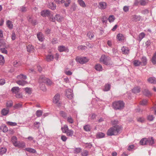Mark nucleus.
Instances as JSON below:
<instances>
[{"label":"nucleus","instance_id":"f257e3e1","mask_svg":"<svg viewBox=\"0 0 156 156\" xmlns=\"http://www.w3.org/2000/svg\"><path fill=\"white\" fill-rule=\"evenodd\" d=\"M122 130V128L121 126L115 125L110 128L107 133L108 136H112L116 135L120 133Z\"/></svg>","mask_w":156,"mask_h":156},{"label":"nucleus","instance_id":"f03ea898","mask_svg":"<svg viewBox=\"0 0 156 156\" xmlns=\"http://www.w3.org/2000/svg\"><path fill=\"white\" fill-rule=\"evenodd\" d=\"M154 143V139L152 137L148 138H144L140 142V144L141 145H152Z\"/></svg>","mask_w":156,"mask_h":156},{"label":"nucleus","instance_id":"7ed1b4c3","mask_svg":"<svg viewBox=\"0 0 156 156\" xmlns=\"http://www.w3.org/2000/svg\"><path fill=\"white\" fill-rule=\"evenodd\" d=\"M17 78L19 80L16 81V83L20 85L23 86L27 83V82L25 80L27 78L26 75L21 74L17 76Z\"/></svg>","mask_w":156,"mask_h":156},{"label":"nucleus","instance_id":"20e7f679","mask_svg":"<svg viewBox=\"0 0 156 156\" xmlns=\"http://www.w3.org/2000/svg\"><path fill=\"white\" fill-rule=\"evenodd\" d=\"M124 104L122 101H118L114 102L113 103L112 106L113 108L116 110L122 109L124 107Z\"/></svg>","mask_w":156,"mask_h":156},{"label":"nucleus","instance_id":"39448f33","mask_svg":"<svg viewBox=\"0 0 156 156\" xmlns=\"http://www.w3.org/2000/svg\"><path fill=\"white\" fill-rule=\"evenodd\" d=\"M101 62H102L106 65L111 64V58L108 56L102 55L100 58Z\"/></svg>","mask_w":156,"mask_h":156},{"label":"nucleus","instance_id":"423d86ee","mask_svg":"<svg viewBox=\"0 0 156 156\" xmlns=\"http://www.w3.org/2000/svg\"><path fill=\"white\" fill-rule=\"evenodd\" d=\"M12 93L16 94V97L18 98H21L22 97V95L20 92V88L18 87H12L11 89Z\"/></svg>","mask_w":156,"mask_h":156},{"label":"nucleus","instance_id":"0eeeda50","mask_svg":"<svg viewBox=\"0 0 156 156\" xmlns=\"http://www.w3.org/2000/svg\"><path fill=\"white\" fill-rule=\"evenodd\" d=\"M76 60L77 62L81 64H84L88 61V59L86 57H77Z\"/></svg>","mask_w":156,"mask_h":156},{"label":"nucleus","instance_id":"6e6552de","mask_svg":"<svg viewBox=\"0 0 156 156\" xmlns=\"http://www.w3.org/2000/svg\"><path fill=\"white\" fill-rule=\"evenodd\" d=\"M60 98V95L59 94H56L54 97L53 102L55 104H57L58 106L61 105V103L59 101Z\"/></svg>","mask_w":156,"mask_h":156},{"label":"nucleus","instance_id":"1a4fd4ad","mask_svg":"<svg viewBox=\"0 0 156 156\" xmlns=\"http://www.w3.org/2000/svg\"><path fill=\"white\" fill-rule=\"evenodd\" d=\"M66 94L67 98L70 99H72L73 98V95L72 93V90L70 89H67L66 91Z\"/></svg>","mask_w":156,"mask_h":156},{"label":"nucleus","instance_id":"9d476101","mask_svg":"<svg viewBox=\"0 0 156 156\" xmlns=\"http://www.w3.org/2000/svg\"><path fill=\"white\" fill-rule=\"evenodd\" d=\"M51 14L48 10H43L41 12V15L43 16H50Z\"/></svg>","mask_w":156,"mask_h":156},{"label":"nucleus","instance_id":"9b49d317","mask_svg":"<svg viewBox=\"0 0 156 156\" xmlns=\"http://www.w3.org/2000/svg\"><path fill=\"white\" fill-rule=\"evenodd\" d=\"M98 7L101 9H105L107 7V4L104 2H100L99 3Z\"/></svg>","mask_w":156,"mask_h":156},{"label":"nucleus","instance_id":"f8f14e48","mask_svg":"<svg viewBox=\"0 0 156 156\" xmlns=\"http://www.w3.org/2000/svg\"><path fill=\"white\" fill-rule=\"evenodd\" d=\"M121 50L122 53L124 54H128L129 53V49L128 48L126 47H122L121 49Z\"/></svg>","mask_w":156,"mask_h":156},{"label":"nucleus","instance_id":"ddd939ff","mask_svg":"<svg viewBox=\"0 0 156 156\" xmlns=\"http://www.w3.org/2000/svg\"><path fill=\"white\" fill-rule=\"evenodd\" d=\"M9 111L8 108H3L1 111V114L3 115H6L8 114Z\"/></svg>","mask_w":156,"mask_h":156},{"label":"nucleus","instance_id":"4468645a","mask_svg":"<svg viewBox=\"0 0 156 156\" xmlns=\"http://www.w3.org/2000/svg\"><path fill=\"white\" fill-rule=\"evenodd\" d=\"M141 17L140 16H137L136 15H133L131 16V19L133 21H137L140 20Z\"/></svg>","mask_w":156,"mask_h":156},{"label":"nucleus","instance_id":"2eb2a0df","mask_svg":"<svg viewBox=\"0 0 156 156\" xmlns=\"http://www.w3.org/2000/svg\"><path fill=\"white\" fill-rule=\"evenodd\" d=\"M37 36L39 41H43L44 39V36L42 33L39 32L37 33Z\"/></svg>","mask_w":156,"mask_h":156},{"label":"nucleus","instance_id":"dca6fc26","mask_svg":"<svg viewBox=\"0 0 156 156\" xmlns=\"http://www.w3.org/2000/svg\"><path fill=\"white\" fill-rule=\"evenodd\" d=\"M117 39L120 41H123L124 39V35L121 34H119L117 35Z\"/></svg>","mask_w":156,"mask_h":156},{"label":"nucleus","instance_id":"f3484780","mask_svg":"<svg viewBox=\"0 0 156 156\" xmlns=\"http://www.w3.org/2000/svg\"><path fill=\"white\" fill-rule=\"evenodd\" d=\"M58 50L60 52H63L64 51H68V50L65 46L63 45L60 46L58 47Z\"/></svg>","mask_w":156,"mask_h":156},{"label":"nucleus","instance_id":"a211bd4d","mask_svg":"<svg viewBox=\"0 0 156 156\" xmlns=\"http://www.w3.org/2000/svg\"><path fill=\"white\" fill-rule=\"evenodd\" d=\"M47 78L44 75H42L40 76L38 81L40 83H44L46 81Z\"/></svg>","mask_w":156,"mask_h":156},{"label":"nucleus","instance_id":"6ab92c4d","mask_svg":"<svg viewBox=\"0 0 156 156\" xmlns=\"http://www.w3.org/2000/svg\"><path fill=\"white\" fill-rule=\"evenodd\" d=\"M11 141L14 145L16 147L18 143L16 137L15 136H12L11 138Z\"/></svg>","mask_w":156,"mask_h":156},{"label":"nucleus","instance_id":"aec40b11","mask_svg":"<svg viewBox=\"0 0 156 156\" xmlns=\"http://www.w3.org/2000/svg\"><path fill=\"white\" fill-rule=\"evenodd\" d=\"M25 143L23 141L18 142V144L16 147H18L19 148L24 147H25Z\"/></svg>","mask_w":156,"mask_h":156},{"label":"nucleus","instance_id":"412c9836","mask_svg":"<svg viewBox=\"0 0 156 156\" xmlns=\"http://www.w3.org/2000/svg\"><path fill=\"white\" fill-rule=\"evenodd\" d=\"M147 81L150 83H156V79L154 77H151L147 79Z\"/></svg>","mask_w":156,"mask_h":156},{"label":"nucleus","instance_id":"4be33fe9","mask_svg":"<svg viewBox=\"0 0 156 156\" xmlns=\"http://www.w3.org/2000/svg\"><path fill=\"white\" fill-rule=\"evenodd\" d=\"M56 20L59 22H62L63 20V17L59 14H57L55 15Z\"/></svg>","mask_w":156,"mask_h":156},{"label":"nucleus","instance_id":"5701e85b","mask_svg":"<svg viewBox=\"0 0 156 156\" xmlns=\"http://www.w3.org/2000/svg\"><path fill=\"white\" fill-rule=\"evenodd\" d=\"M147 59L145 57H143L141 58V65L145 66L146 65L147 63Z\"/></svg>","mask_w":156,"mask_h":156},{"label":"nucleus","instance_id":"b1692460","mask_svg":"<svg viewBox=\"0 0 156 156\" xmlns=\"http://www.w3.org/2000/svg\"><path fill=\"white\" fill-rule=\"evenodd\" d=\"M49 8L52 10H54L56 9V5L53 2H50L49 3L48 5Z\"/></svg>","mask_w":156,"mask_h":156},{"label":"nucleus","instance_id":"393cba45","mask_svg":"<svg viewBox=\"0 0 156 156\" xmlns=\"http://www.w3.org/2000/svg\"><path fill=\"white\" fill-rule=\"evenodd\" d=\"M27 51L30 52H33L34 50V47L32 45H29L27 46Z\"/></svg>","mask_w":156,"mask_h":156},{"label":"nucleus","instance_id":"a878e982","mask_svg":"<svg viewBox=\"0 0 156 156\" xmlns=\"http://www.w3.org/2000/svg\"><path fill=\"white\" fill-rule=\"evenodd\" d=\"M77 2L80 6L82 7L85 8L86 6L85 2L83 0H78Z\"/></svg>","mask_w":156,"mask_h":156},{"label":"nucleus","instance_id":"bb28decb","mask_svg":"<svg viewBox=\"0 0 156 156\" xmlns=\"http://www.w3.org/2000/svg\"><path fill=\"white\" fill-rule=\"evenodd\" d=\"M95 68L96 70L99 71H102L103 68L102 66L100 64H97L95 66Z\"/></svg>","mask_w":156,"mask_h":156},{"label":"nucleus","instance_id":"cd10ccee","mask_svg":"<svg viewBox=\"0 0 156 156\" xmlns=\"http://www.w3.org/2000/svg\"><path fill=\"white\" fill-rule=\"evenodd\" d=\"M0 129L4 133L8 131V128L6 126L5 124L0 126Z\"/></svg>","mask_w":156,"mask_h":156},{"label":"nucleus","instance_id":"c85d7f7f","mask_svg":"<svg viewBox=\"0 0 156 156\" xmlns=\"http://www.w3.org/2000/svg\"><path fill=\"white\" fill-rule=\"evenodd\" d=\"M105 135V134L103 133L98 132L97 133L96 137L98 138H101L104 137Z\"/></svg>","mask_w":156,"mask_h":156},{"label":"nucleus","instance_id":"c756f323","mask_svg":"<svg viewBox=\"0 0 156 156\" xmlns=\"http://www.w3.org/2000/svg\"><path fill=\"white\" fill-rule=\"evenodd\" d=\"M54 59L53 55L49 54L47 55L46 57V59L48 62H50L52 61Z\"/></svg>","mask_w":156,"mask_h":156},{"label":"nucleus","instance_id":"7c9ffc66","mask_svg":"<svg viewBox=\"0 0 156 156\" xmlns=\"http://www.w3.org/2000/svg\"><path fill=\"white\" fill-rule=\"evenodd\" d=\"M25 150L30 153H36V151L34 149L31 148H27L25 149Z\"/></svg>","mask_w":156,"mask_h":156},{"label":"nucleus","instance_id":"2f4dec72","mask_svg":"<svg viewBox=\"0 0 156 156\" xmlns=\"http://www.w3.org/2000/svg\"><path fill=\"white\" fill-rule=\"evenodd\" d=\"M61 129L62 132L66 133V132L69 130L68 126L66 125H65L63 127H62Z\"/></svg>","mask_w":156,"mask_h":156},{"label":"nucleus","instance_id":"473e14b6","mask_svg":"<svg viewBox=\"0 0 156 156\" xmlns=\"http://www.w3.org/2000/svg\"><path fill=\"white\" fill-rule=\"evenodd\" d=\"M66 133L67 135L69 136H72L73 135L74 131L72 129H69Z\"/></svg>","mask_w":156,"mask_h":156},{"label":"nucleus","instance_id":"72a5a7b5","mask_svg":"<svg viewBox=\"0 0 156 156\" xmlns=\"http://www.w3.org/2000/svg\"><path fill=\"white\" fill-rule=\"evenodd\" d=\"M18 10L22 12H25L27 11V7L24 6L20 7L18 8Z\"/></svg>","mask_w":156,"mask_h":156},{"label":"nucleus","instance_id":"f704fd0d","mask_svg":"<svg viewBox=\"0 0 156 156\" xmlns=\"http://www.w3.org/2000/svg\"><path fill=\"white\" fill-rule=\"evenodd\" d=\"M143 93L144 94L147 96H149L151 95V94L147 89H145L144 90Z\"/></svg>","mask_w":156,"mask_h":156},{"label":"nucleus","instance_id":"c9c22d12","mask_svg":"<svg viewBox=\"0 0 156 156\" xmlns=\"http://www.w3.org/2000/svg\"><path fill=\"white\" fill-rule=\"evenodd\" d=\"M133 64L136 66H137L141 65V62L139 60H134L133 61Z\"/></svg>","mask_w":156,"mask_h":156},{"label":"nucleus","instance_id":"e433bc0d","mask_svg":"<svg viewBox=\"0 0 156 156\" xmlns=\"http://www.w3.org/2000/svg\"><path fill=\"white\" fill-rule=\"evenodd\" d=\"M6 25L10 29H12L13 27V24L12 22L9 20L7 21Z\"/></svg>","mask_w":156,"mask_h":156},{"label":"nucleus","instance_id":"4c0bfd02","mask_svg":"<svg viewBox=\"0 0 156 156\" xmlns=\"http://www.w3.org/2000/svg\"><path fill=\"white\" fill-rule=\"evenodd\" d=\"M133 92L134 93H137L140 91V89L139 87H136L132 89Z\"/></svg>","mask_w":156,"mask_h":156},{"label":"nucleus","instance_id":"58836bf2","mask_svg":"<svg viewBox=\"0 0 156 156\" xmlns=\"http://www.w3.org/2000/svg\"><path fill=\"white\" fill-rule=\"evenodd\" d=\"M148 0H140L139 2L142 5H145L148 3Z\"/></svg>","mask_w":156,"mask_h":156},{"label":"nucleus","instance_id":"ea45409f","mask_svg":"<svg viewBox=\"0 0 156 156\" xmlns=\"http://www.w3.org/2000/svg\"><path fill=\"white\" fill-rule=\"evenodd\" d=\"M145 36V34L143 32L140 33L138 36V40L140 41Z\"/></svg>","mask_w":156,"mask_h":156},{"label":"nucleus","instance_id":"a19ab883","mask_svg":"<svg viewBox=\"0 0 156 156\" xmlns=\"http://www.w3.org/2000/svg\"><path fill=\"white\" fill-rule=\"evenodd\" d=\"M83 129L85 131L88 132L90 130L91 128L89 125H86L83 126Z\"/></svg>","mask_w":156,"mask_h":156},{"label":"nucleus","instance_id":"79ce46f5","mask_svg":"<svg viewBox=\"0 0 156 156\" xmlns=\"http://www.w3.org/2000/svg\"><path fill=\"white\" fill-rule=\"evenodd\" d=\"M7 151L5 147H2L0 148V154H3L5 153Z\"/></svg>","mask_w":156,"mask_h":156},{"label":"nucleus","instance_id":"37998d69","mask_svg":"<svg viewBox=\"0 0 156 156\" xmlns=\"http://www.w3.org/2000/svg\"><path fill=\"white\" fill-rule=\"evenodd\" d=\"M87 36L90 39H91L93 38L94 36V34L92 32H89L87 33Z\"/></svg>","mask_w":156,"mask_h":156},{"label":"nucleus","instance_id":"c03bdc74","mask_svg":"<svg viewBox=\"0 0 156 156\" xmlns=\"http://www.w3.org/2000/svg\"><path fill=\"white\" fill-rule=\"evenodd\" d=\"M152 62L153 64H156V52L154 54L152 59Z\"/></svg>","mask_w":156,"mask_h":156},{"label":"nucleus","instance_id":"a18cd8bd","mask_svg":"<svg viewBox=\"0 0 156 156\" xmlns=\"http://www.w3.org/2000/svg\"><path fill=\"white\" fill-rule=\"evenodd\" d=\"M36 115L38 117L41 116L42 114V111L40 110H37L36 112Z\"/></svg>","mask_w":156,"mask_h":156},{"label":"nucleus","instance_id":"49530a36","mask_svg":"<svg viewBox=\"0 0 156 156\" xmlns=\"http://www.w3.org/2000/svg\"><path fill=\"white\" fill-rule=\"evenodd\" d=\"M81 148H76L74 149L73 152L75 154H78L81 152Z\"/></svg>","mask_w":156,"mask_h":156},{"label":"nucleus","instance_id":"de8ad7c7","mask_svg":"<svg viewBox=\"0 0 156 156\" xmlns=\"http://www.w3.org/2000/svg\"><path fill=\"white\" fill-rule=\"evenodd\" d=\"M67 122L70 124H72L74 122V120L71 116H69L67 118Z\"/></svg>","mask_w":156,"mask_h":156},{"label":"nucleus","instance_id":"09e8293b","mask_svg":"<svg viewBox=\"0 0 156 156\" xmlns=\"http://www.w3.org/2000/svg\"><path fill=\"white\" fill-rule=\"evenodd\" d=\"M24 90L26 93L30 94L32 92L31 89L30 88L26 87L24 88Z\"/></svg>","mask_w":156,"mask_h":156},{"label":"nucleus","instance_id":"8fccbe9b","mask_svg":"<svg viewBox=\"0 0 156 156\" xmlns=\"http://www.w3.org/2000/svg\"><path fill=\"white\" fill-rule=\"evenodd\" d=\"M111 87V85L109 84H106L105 86L104 91H108L109 90Z\"/></svg>","mask_w":156,"mask_h":156},{"label":"nucleus","instance_id":"3c124183","mask_svg":"<svg viewBox=\"0 0 156 156\" xmlns=\"http://www.w3.org/2000/svg\"><path fill=\"white\" fill-rule=\"evenodd\" d=\"M22 106V104L21 103H18L14 105V107L16 109H18L21 108Z\"/></svg>","mask_w":156,"mask_h":156},{"label":"nucleus","instance_id":"603ef678","mask_svg":"<svg viewBox=\"0 0 156 156\" xmlns=\"http://www.w3.org/2000/svg\"><path fill=\"white\" fill-rule=\"evenodd\" d=\"M147 102V100L146 99H144L140 101V104L142 105H146Z\"/></svg>","mask_w":156,"mask_h":156},{"label":"nucleus","instance_id":"864d4df0","mask_svg":"<svg viewBox=\"0 0 156 156\" xmlns=\"http://www.w3.org/2000/svg\"><path fill=\"white\" fill-rule=\"evenodd\" d=\"M115 18L113 16L111 15L108 18L109 21L110 22H112L115 20Z\"/></svg>","mask_w":156,"mask_h":156},{"label":"nucleus","instance_id":"5fc2aeb1","mask_svg":"<svg viewBox=\"0 0 156 156\" xmlns=\"http://www.w3.org/2000/svg\"><path fill=\"white\" fill-rule=\"evenodd\" d=\"M88 154V152L87 150H84L81 153L82 156H87Z\"/></svg>","mask_w":156,"mask_h":156},{"label":"nucleus","instance_id":"6e6d98bb","mask_svg":"<svg viewBox=\"0 0 156 156\" xmlns=\"http://www.w3.org/2000/svg\"><path fill=\"white\" fill-rule=\"evenodd\" d=\"M71 2V0H66V2L64 3V5L65 7H68Z\"/></svg>","mask_w":156,"mask_h":156},{"label":"nucleus","instance_id":"4d7b16f0","mask_svg":"<svg viewBox=\"0 0 156 156\" xmlns=\"http://www.w3.org/2000/svg\"><path fill=\"white\" fill-rule=\"evenodd\" d=\"M0 47L3 48L5 47V43L4 40L2 39L0 40Z\"/></svg>","mask_w":156,"mask_h":156},{"label":"nucleus","instance_id":"13d9d810","mask_svg":"<svg viewBox=\"0 0 156 156\" xmlns=\"http://www.w3.org/2000/svg\"><path fill=\"white\" fill-rule=\"evenodd\" d=\"M77 5L75 3H73L71 9L73 11H75L76 9Z\"/></svg>","mask_w":156,"mask_h":156},{"label":"nucleus","instance_id":"bf43d9fd","mask_svg":"<svg viewBox=\"0 0 156 156\" xmlns=\"http://www.w3.org/2000/svg\"><path fill=\"white\" fill-rule=\"evenodd\" d=\"M60 115L62 116L63 118H65L67 116V114L66 113H65L63 111H60Z\"/></svg>","mask_w":156,"mask_h":156},{"label":"nucleus","instance_id":"052dcab7","mask_svg":"<svg viewBox=\"0 0 156 156\" xmlns=\"http://www.w3.org/2000/svg\"><path fill=\"white\" fill-rule=\"evenodd\" d=\"M137 120L139 122H141V123H143L145 119L143 117H140L138 118L137 119Z\"/></svg>","mask_w":156,"mask_h":156},{"label":"nucleus","instance_id":"680f3d73","mask_svg":"<svg viewBox=\"0 0 156 156\" xmlns=\"http://www.w3.org/2000/svg\"><path fill=\"white\" fill-rule=\"evenodd\" d=\"M40 123L37 122H35L34 123V126L37 128L38 129L40 126Z\"/></svg>","mask_w":156,"mask_h":156},{"label":"nucleus","instance_id":"e2e57ef3","mask_svg":"<svg viewBox=\"0 0 156 156\" xmlns=\"http://www.w3.org/2000/svg\"><path fill=\"white\" fill-rule=\"evenodd\" d=\"M7 123L11 126H14L17 125V123L15 122H8Z\"/></svg>","mask_w":156,"mask_h":156},{"label":"nucleus","instance_id":"0e129e2a","mask_svg":"<svg viewBox=\"0 0 156 156\" xmlns=\"http://www.w3.org/2000/svg\"><path fill=\"white\" fill-rule=\"evenodd\" d=\"M44 83H46L47 84L49 85H51L52 83V82L49 79L47 78L46 81Z\"/></svg>","mask_w":156,"mask_h":156},{"label":"nucleus","instance_id":"69168bd1","mask_svg":"<svg viewBox=\"0 0 156 156\" xmlns=\"http://www.w3.org/2000/svg\"><path fill=\"white\" fill-rule=\"evenodd\" d=\"M5 61L4 57L2 55H0V64H3Z\"/></svg>","mask_w":156,"mask_h":156},{"label":"nucleus","instance_id":"338daca9","mask_svg":"<svg viewBox=\"0 0 156 156\" xmlns=\"http://www.w3.org/2000/svg\"><path fill=\"white\" fill-rule=\"evenodd\" d=\"M50 17V20L53 22H55L56 20L55 19V17H54L53 15H51V14L50 16H49Z\"/></svg>","mask_w":156,"mask_h":156},{"label":"nucleus","instance_id":"774afa93","mask_svg":"<svg viewBox=\"0 0 156 156\" xmlns=\"http://www.w3.org/2000/svg\"><path fill=\"white\" fill-rule=\"evenodd\" d=\"M13 65L15 67H17L20 65V63L16 61L13 62Z\"/></svg>","mask_w":156,"mask_h":156}]
</instances>
